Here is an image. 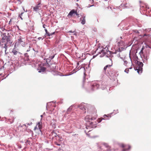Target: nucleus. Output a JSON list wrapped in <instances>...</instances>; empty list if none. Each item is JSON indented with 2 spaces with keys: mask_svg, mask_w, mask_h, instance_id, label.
Listing matches in <instances>:
<instances>
[{
  "mask_svg": "<svg viewBox=\"0 0 151 151\" xmlns=\"http://www.w3.org/2000/svg\"><path fill=\"white\" fill-rule=\"evenodd\" d=\"M75 11L74 10H72L68 14V17H69L70 16H71L73 14H75Z\"/></svg>",
  "mask_w": 151,
  "mask_h": 151,
  "instance_id": "12",
  "label": "nucleus"
},
{
  "mask_svg": "<svg viewBox=\"0 0 151 151\" xmlns=\"http://www.w3.org/2000/svg\"><path fill=\"white\" fill-rule=\"evenodd\" d=\"M83 68L84 69V70H85V68H84L83 67V68Z\"/></svg>",
  "mask_w": 151,
  "mask_h": 151,
  "instance_id": "39",
  "label": "nucleus"
},
{
  "mask_svg": "<svg viewBox=\"0 0 151 151\" xmlns=\"http://www.w3.org/2000/svg\"><path fill=\"white\" fill-rule=\"evenodd\" d=\"M101 88L102 89L104 90L106 88V87L105 86H102Z\"/></svg>",
  "mask_w": 151,
  "mask_h": 151,
  "instance_id": "28",
  "label": "nucleus"
},
{
  "mask_svg": "<svg viewBox=\"0 0 151 151\" xmlns=\"http://www.w3.org/2000/svg\"><path fill=\"white\" fill-rule=\"evenodd\" d=\"M85 16L83 17V19L82 20L81 23L83 24H84L85 23V22H86V20H85Z\"/></svg>",
  "mask_w": 151,
  "mask_h": 151,
  "instance_id": "19",
  "label": "nucleus"
},
{
  "mask_svg": "<svg viewBox=\"0 0 151 151\" xmlns=\"http://www.w3.org/2000/svg\"><path fill=\"white\" fill-rule=\"evenodd\" d=\"M41 117H42V115H41Z\"/></svg>",
  "mask_w": 151,
  "mask_h": 151,
  "instance_id": "43",
  "label": "nucleus"
},
{
  "mask_svg": "<svg viewBox=\"0 0 151 151\" xmlns=\"http://www.w3.org/2000/svg\"><path fill=\"white\" fill-rule=\"evenodd\" d=\"M18 40L17 41H16V42L15 43L14 45V47L15 48H16L17 47H18V46H19L20 44L19 42V37H18Z\"/></svg>",
  "mask_w": 151,
  "mask_h": 151,
  "instance_id": "11",
  "label": "nucleus"
},
{
  "mask_svg": "<svg viewBox=\"0 0 151 151\" xmlns=\"http://www.w3.org/2000/svg\"><path fill=\"white\" fill-rule=\"evenodd\" d=\"M46 26V25L45 24H44L43 25V28H45V26Z\"/></svg>",
  "mask_w": 151,
  "mask_h": 151,
  "instance_id": "31",
  "label": "nucleus"
},
{
  "mask_svg": "<svg viewBox=\"0 0 151 151\" xmlns=\"http://www.w3.org/2000/svg\"><path fill=\"white\" fill-rule=\"evenodd\" d=\"M74 35H76V34L75 33H74Z\"/></svg>",
  "mask_w": 151,
  "mask_h": 151,
  "instance_id": "41",
  "label": "nucleus"
},
{
  "mask_svg": "<svg viewBox=\"0 0 151 151\" xmlns=\"http://www.w3.org/2000/svg\"><path fill=\"white\" fill-rule=\"evenodd\" d=\"M56 121L55 119H52L50 122V124L53 126V125H55L56 124Z\"/></svg>",
  "mask_w": 151,
  "mask_h": 151,
  "instance_id": "13",
  "label": "nucleus"
},
{
  "mask_svg": "<svg viewBox=\"0 0 151 151\" xmlns=\"http://www.w3.org/2000/svg\"><path fill=\"white\" fill-rule=\"evenodd\" d=\"M23 12H22V13L21 14H20L19 15V16L20 17V18L22 19V17H21V16L22 15V14H23Z\"/></svg>",
  "mask_w": 151,
  "mask_h": 151,
  "instance_id": "26",
  "label": "nucleus"
},
{
  "mask_svg": "<svg viewBox=\"0 0 151 151\" xmlns=\"http://www.w3.org/2000/svg\"><path fill=\"white\" fill-rule=\"evenodd\" d=\"M125 72L127 73H128L129 72V70L128 69H126L124 71Z\"/></svg>",
  "mask_w": 151,
  "mask_h": 151,
  "instance_id": "25",
  "label": "nucleus"
},
{
  "mask_svg": "<svg viewBox=\"0 0 151 151\" xmlns=\"http://www.w3.org/2000/svg\"><path fill=\"white\" fill-rule=\"evenodd\" d=\"M103 51L104 50H102L101 51V52L102 53V52H103Z\"/></svg>",
  "mask_w": 151,
  "mask_h": 151,
  "instance_id": "36",
  "label": "nucleus"
},
{
  "mask_svg": "<svg viewBox=\"0 0 151 151\" xmlns=\"http://www.w3.org/2000/svg\"><path fill=\"white\" fill-rule=\"evenodd\" d=\"M37 125L38 129L40 131H41V129L42 128V124L40 122H38L37 124Z\"/></svg>",
  "mask_w": 151,
  "mask_h": 151,
  "instance_id": "15",
  "label": "nucleus"
},
{
  "mask_svg": "<svg viewBox=\"0 0 151 151\" xmlns=\"http://www.w3.org/2000/svg\"><path fill=\"white\" fill-rule=\"evenodd\" d=\"M109 119V118H108V119Z\"/></svg>",
  "mask_w": 151,
  "mask_h": 151,
  "instance_id": "45",
  "label": "nucleus"
},
{
  "mask_svg": "<svg viewBox=\"0 0 151 151\" xmlns=\"http://www.w3.org/2000/svg\"><path fill=\"white\" fill-rule=\"evenodd\" d=\"M105 116H106V115H104V118H105Z\"/></svg>",
  "mask_w": 151,
  "mask_h": 151,
  "instance_id": "35",
  "label": "nucleus"
},
{
  "mask_svg": "<svg viewBox=\"0 0 151 151\" xmlns=\"http://www.w3.org/2000/svg\"><path fill=\"white\" fill-rule=\"evenodd\" d=\"M111 117V116H109V118H110Z\"/></svg>",
  "mask_w": 151,
  "mask_h": 151,
  "instance_id": "44",
  "label": "nucleus"
},
{
  "mask_svg": "<svg viewBox=\"0 0 151 151\" xmlns=\"http://www.w3.org/2000/svg\"><path fill=\"white\" fill-rule=\"evenodd\" d=\"M99 86V84L97 82H95L92 84V90H94L98 88Z\"/></svg>",
  "mask_w": 151,
  "mask_h": 151,
  "instance_id": "8",
  "label": "nucleus"
},
{
  "mask_svg": "<svg viewBox=\"0 0 151 151\" xmlns=\"http://www.w3.org/2000/svg\"><path fill=\"white\" fill-rule=\"evenodd\" d=\"M44 38H42L41 37H38L37 39L38 40H40V39L43 40V39Z\"/></svg>",
  "mask_w": 151,
  "mask_h": 151,
  "instance_id": "27",
  "label": "nucleus"
},
{
  "mask_svg": "<svg viewBox=\"0 0 151 151\" xmlns=\"http://www.w3.org/2000/svg\"><path fill=\"white\" fill-rule=\"evenodd\" d=\"M40 4V3L39 4L33 7V9L34 11H37L40 9L41 7L40 6H39Z\"/></svg>",
  "mask_w": 151,
  "mask_h": 151,
  "instance_id": "9",
  "label": "nucleus"
},
{
  "mask_svg": "<svg viewBox=\"0 0 151 151\" xmlns=\"http://www.w3.org/2000/svg\"><path fill=\"white\" fill-rule=\"evenodd\" d=\"M111 66V65H107L105 66L104 67V70L105 71H106V69L107 68H109Z\"/></svg>",
  "mask_w": 151,
  "mask_h": 151,
  "instance_id": "20",
  "label": "nucleus"
},
{
  "mask_svg": "<svg viewBox=\"0 0 151 151\" xmlns=\"http://www.w3.org/2000/svg\"><path fill=\"white\" fill-rule=\"evenodd\" d=\"M127 150L126 148L125 149H124V150H122V151H126L127 150Z\"/></svg>",
  "mask_w": 151,
  "mask_h": 151,
  "instance_id": "32",
  "label": "nucleus"
},
{
  "mask_svg": "<svg viewBox=\"0 0 151 151\" xmlns=\"http://www.w3.org/2000/svg\"><path fill=\"white\" fill-rule=\"evenodd\" d=\"M146 37L145 39H151V35H149L144 34L142 36L143 37Z\"/></svg>",
  "mask_w": 151,
  "mask_h": 151,
  "instance_id": "14",
  "label": "nucleus"
},
{
  "mask_svg": "<svg viewBox=\"0 0 151 151\" xmlns=\"http://www.w3.org/2000/svg\"><path fill=\"white\" fill-rule=\"evenodd\" d=\"M8 39L7 37H3L2 38L1 40V42L2 43H4V48L5 49V51L6 52V49L7 48V46H6L7 43L6 42H8Z\"/></svg>",
  "mask_w": 151,
  "mask_h": 151,
  "instance_id": "3",
  "label": "nucleus"
},
{
  "mask_svg": "<svg viewBox=\"0 0 151 151\" xmlns=\"http://www.w3.org/2000/svg\"><path fill=\"white\" fill-rule=\"evenodd\" d=\"M19 42L20 44L22 46L24 47L25 46V43L22 40V39L21 38V36H19Z\"/></svg>",
  "mask_w": 151,
  "mask_h": 151,
  "instance_id": "10",
  "label": "nucleus"
},
{
  "mask_svg": "<svg viewBox=\"0 0 151 151\" xmlns=\"http://www.w3.org/2000/svg\"><path fill=\"white\" fill-rule=\"evenodd\" d=\"M124 64L127 67H128L129 66V64L127 62L124 60Z\"/></svg>",
  "mask_w": 151,
  "mask_h": 151,
  "instance_id": "18",
  "label": "nucleus"
},
{
  "mask_svg": "<svg viewBox=\"0 0 151 151\" xmlns=\"http://www.w3.org/2000/svg\"><path fill=\"white\" fill-rule=\"evenodd\" d=\"M101 147L103 148H106V150L107 151H114V150H109V149H110V147L106 143H104L102 144V145Z\"/></svg>",
  "mask_w": 151,
  "mask_h": 151,
  "instance_id": "4",
  "label": "nucleus"
},
{
  "mask_svg": "<svg viewBox=\"0 0 151 151\" xmlns=\"http://www.w3.org/2000/svg\"><path fill=\"white\" fill-rule=\"evenodd\" d=\"M118 45L119 47V48H124L126 47V45L122 41H120V42H117Z\"/></svg>",
  "mask_w": 151,
  "mask_h": 151,
  "instance_id": "6",
  "label": "nucleus"
},
{
  "mask_svg": "<svg viewBox=\"0 0 151 151\" xmlns=\"http://www.w3.org/2000/svg\"><path fill=\"white\" fill-rule=\"evenodd\" d=\"M45 30L46 32L45 35H47L48 36H50L54 34V32L52 33V34H50L48 33L47 32V30L46 29H45Z\"/></svg>",
  "mask_w": 151,
  "mask_h": 151,
  "instance_id": "16",
  "label": "nucleus"
},
{
  "mask_svg": "<svg viewBox=\"0 0 151 151\" xmlns=\"http://www.w3.org/2000/svg\"><path fill=\"white\" fill-rule=\"evenodd\" d=\"M49 104H50V103H49L48 104H47L48 105Z\"/></svg>",
  "mask_w": 151,
  "mask_h": 151,
  "instance_id": "42",
  "label": "nucleus"
},
{
  "mask_svg": "<svg viewBox=\"0 0 151 151\" xmlns=\"http://www.w3.org/2000/svg\"><path fill=\"white\" fill-rule=\"evenodd\" d=\"M39 130V129H38V126H37V125L36 126V127H35L34 129V130Z\"/></svg>",
  "mask_w": 151,
  "mask_h": 151,
  "instance_id": "23",
  "label": "nucleus"
},
{
  "mask_svg": "<svg viewBox=\"0 0 151 151\" xmlns=\"http://www.w3.org/2000/svg\"><path fill=\"white\" fill-rule=\"evenodd\" d=\"M120 146L122 147H127V146L124 145L123 144H121Z\"/></svg>",
  "mask_w": 151,
  "mask_h": 151,
  "instance_id": "24",
  "label": "nucleus"
},
{
  "mask_svg": "<svg viewBox=\"0 0 151 151\" xmlns=\"http://www.w3.org/2000/svg\"><path fill=\"white\" fill-rule=\"evenodd\" d=\"M75 14H76L77 16H78V14H77L76 12H75Z\"/></svg>",
  "mask_w": 151,
  "mask_h": 151,
  "instance_id": "33",
  "label": "nucleus"
},
{
  "mask_svg": "<svg viewBox=\"0 0 151 151\" xmlns=\"http://www.w3.org/2000/svg\"><path fill=\"white\" fill-rule=\"evenodd\" d=\"M72 109V108L71 107H70L68 109V110H70V109Z\"/></svg>",
  "mask_w": 151,
  "mask_h": 151,
  "instance_id": "34",
  "label": "nucleus"
},
{
  "mask_svg": "<svg viewBox=\"0 0 151 151\" xmlns=\"http://www.w3.org/2000/svg\"><path fill=\"white\" fill-rule=\"evenodd\" d=\"M96 117H92L88 115L85 116L84 119L87 125L86 127V129L85 130L86 133L91 131L92 128L96 127V125L98 123L101 122L102 119H104L101 118L96 120Z\"/></svg>",
  "mask_w": 151,
  "mask_h": 151,
  "instance_id": "1",
  "label": "nucleus"
},
{
  "mask_svg": "<svg viewBox=\"0 0 151 151\" xmlns=\"http://www.w3.org/2000/svg\"><path fill=\"white\" fill-rule=\"evenodd\" d=\"M45 70V68L44 67L41 68L38 71V72L41 73L44 72Z\"/></svg>",
  "mask_w": 151,
  "mask_h": 151,
  "instance_id": "17",
  "label": "nucleus"
},
{
  "mask_svg": "<svg viewBox=\"0 0 151 151\" xmlns=\"http://www.w3.org/2000/svg\"><path fill=\"white\" fill-rule=\"evenodd\" d=\"M93 6V5H92L90 6H89L88 7H90V6Z\"/></svg>",
  "mask_w": 151,
  "mask_h": 151,
  "instance_id": "38",
  "label": "nucleus"
},
{
  "mask_svg": "<svg viewBox=\"0 0 151 151\" xmlns=\"http://www.w3.org/2000/svg\"><path fill=\"white\" fill-rule=\"evenodd\" d=\"M23 10L24 11V8L23 7Z\"/></svg>",
  "mask_w": 151,
  "mask_h": 151,
  "instance_id": "40",
  "label": "nucleus"
},
{
  "mask_svg": "<svg viewBox=\"0 0 151 151\" xmlns=\"http://www.w3.org/2000/svg\"><path fill=\"white\" fill-rule=\"evenodd\" d=\"M96 117H92L88 115L85 116L84 119L87 125L86 127V129L85 130L86 133L91 131L92 128L96 127V125L98 123L101 122L102 119H104L101 118L96 120Z\"/></svg>",
  "mask_w": 151,
  "mask_h": 151,
  "instance_id": "2",
  "label": "nucleus"
},
{
  "mask_svg": "<svg viewBox=\"0 0 151 151\" xmlns=\"http://www.w3.org/2000/svg\"><path fill=\"white\" fill-rule=\"evenodd\" d=\"M128 147L129 149L130 148V147L129 146H128Z\"/></svg>",
  "mask_w": 151,
  "mask_h": 151,
  "instance_id": "37",
  "label": "nucleus"
},
{
  "mask_svg": "<svg viewBox=\"0 0 151 151\" xmlns=\"http://www.w3.org/2000/svg\"><path fill=\"white\" fill-rule=\"evenodd\" d=\"M143 48H142V50H141L140 52H139V54H140V55L141 57V58H142V60L143 61V62L144 63H146L147 62V57H145V56H144L143 57H142V55H143Z\"/></svg>",
  "mask_w": 151,
  "mask_h": 151,
  "instance_id": "7",
  "label": "nucleus"
},
{
  "mask_svg": "<svg viewBox=\"0 0 151 151\" xmlns=\"http://www.w3.org/2000/svg\"><path fill=\"white\" fill-rule=\"evenodd\" d=\"M15 48L13 49V51H12V52L13 54L15 55L17 54V52L15 49Z\"/></svg>",
  "mask_w": 151,
  "mask_h": 151,
  "instance_id": "21",
  "label": "nucleus"
},
{
  "mask_svg": "<svg viewBox=\"0 0 151 151\" xmlns=\"http://www.w3.org/2000/svg\"><path fill=\"white\" fill-rule=\"evenodd\" d=\"M145 31H146L150 32H151V29H146Z\"/></svg>",
  "mask_w": 151,
  "mask_h": 151,
  "instance_id": "22",
  "label": "nucleus"
},
{
  "mask_svg": "<svg viewBox=\"0 0 151 151\" xmlns=\"http://www.w3.org/2000/svg\"><path fill=\"white\" fill-rule=\"evenodd\" d=\"M80 108L82 110H83V111H84L85 109L84 108V107H83V108H82V107H80Z\"/></svg>",
  "mask_w": 151,
  "mask_h": 151,
  "instance_id": "30",
  "label": "nucleus"
},
{
  "mask_svg": "<svg viewBox=\"0 0 151 151\" xmlns=\"http://www.w3.org/2000/svg\"><path fill=\"white\" fill-rule=\"evenodd\" d=\"M71 32V33H74L75 32V31H74L73 32H72V31H70L68 32Z\"/></svg>",
  "mask_w": 151,
  "mask_h": 151,
  "instance_id": "29",
  "label": "nucleus"
},
{
  "mask_svg": "<svg viewBox=\"0 0 151 151\" xmlns=\"http://www.w3.org/2000/svg\"><path fill=\"white\" fill-rule=\"evenodd\" d=\"M138 64L139 67L138 69L137 68L136 70H137V73L139 74L140 72H142V67L143 66V64L142 62H139L138 63Z\"/></svg>",
  "mask_w": 151,
  "mask_h": 151,
  "instance_id": "5",
  "label": "nucleus"
}]
</instances>
